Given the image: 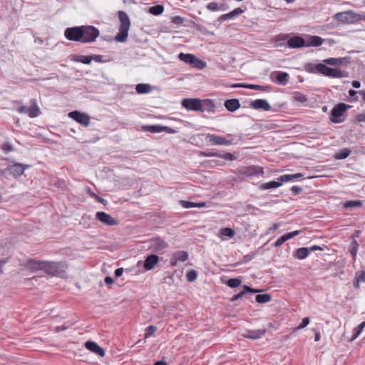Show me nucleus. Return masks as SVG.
<instances>
[{"instance_id": "1", "label": "nucleus", "mask_w": 365, "mask_h": 365, "mask_svg": "<svg viewBox=\"0 0 365 365\" xmlns=\"http://www.w3.org/2000/svg\"><path fill=\"white\" fill-rule=\"evenodd\" d=\"M29 267L31 269L43 270L47 274L64 277L68 264L65 262H47L31 259L29 261Z\"/></svg>"}, {"instance_id": "2", "label": "nucleus", "mask_w": 365, "mask_h": 365, "mask_svg": "<svg viewBox=\"0 0 365 365\" xmlns=\"http://www.w3.org/2000/svg\"><path fill=\"white\" fill-rule=\"evenodd\" d=\"M118 16L120 24L119 26V32L115 35L114 39L117 42H125L128 36L130 21L128 14L123 11H119Z\"/></svg>"}, {"instance_id": "3", "label": "nucleus", "mask_w": 365, "mask_h": 365, "mask_svg": "<svg viewBox=\"0 0 365 365\" xmlns=\"http://www.w3.org/2000/svg\"><path fill=\"white\" fill-rule=\"evenodd\" d=\"M334 19L341 21L342 23L353 24L356 21L364 20L365 14L355 13L351 10L336 13L334 16Z\"/></svg>"}, {"instance_id": "4", "label": "nucleus", "mask_w": 365, "mask_h": 365, "mask_svg": "<svg viewBox=\"0 0 365 365\" xmlns=\"http://www.w3.org/2000/svg\"><path fill=\"white\" fill-rule=\"evenodd\" d=\"M318 73L331 78H345L348 76L346 71H341L339 68H332L324 63H318Z\"/></svg>"}, {"instance_id": "5", "label": "nucleus", "mask_w": 365, "mask_h": 365, "mask_svg": "<svg viewBox=\"0 0 365 365\" xmlns=\"http://www.w3.org/2000/svg\"><path fill=\"white\" fill-rule=\"evenodd\" d=\"M100 34L99 30L93 26H82V43L94 42Z\"/></svg>"}, {"instance_id": "6", "label": "nucleus", "mask_w": 365, "mask_h": 365, "mask_svg": "<svg viewBox=\"0 0 365 365\" xmlns=\"http://www.w3.org/2000/svg\"><path fill=\"white\" fill-rule=\"evenodd\" d=\"M351 106L344 103H341L335 106L331 111L330 120L335 123L343 122L340 118Z\"/></svg>"}, {"instance_id": "7", "label": "nucleus", "mask_w": 365, "mask_h": 365, "mask_svg": "<svg viewBox=\"0 0 365 365\" xmlns=\"http://www.w3.org/2000/svg\"><path fill=\"white\" fill-rule=\"evenodd\" d=\"M178 58L180 61L191 64L200 69L204 68L206 66V63L205 61L197 59L194 55L190 53H180L178 55Z\"/></svg>"}, {"instance_id": "8", "label": "nucleus", "mask_w": 365, "mask_h": 365, "mask_svg": "<svg viewBox=\"0 0 365 365\" xmlns=\"http://www.w3.org/2000/svg\"><path fill=\"white\" fill-rule=\"evenodd\" d=\"M64 36L68 40L81 42L82 26L66 29L64 31Z\"/></svg>"}, {"instance_id": "9", "label": "nucleus", "mask_w": 365, "mask_h": 365, "mask_svg": "<svg viewBox=\"0 0 365 365\" xmlns=\"http://www.w3.org/2000/svg\"><path fill=\"white\" fill-rule=\"evenodd\" d=\"M182 106L189 110L202 111V101L197 98H185Z\"/></svg>"}, {"instance_id": "10", "label": "nucleus", "mask_w": 365, "mask_h": 365, "mask_svg": "<svg viewBox=\"0 0 365 365\" xmlns=\"http://www.w3.org/2000/svg\"><path fill=\"white\" fill-rule=\"evenodd\" d=\"M142 130L148 131L152 133H161L163 131L166 132L168 133H177L178 132V130L171 128L168 126L160 125H143Z\"/></svg>"}, {"instance_id": "11", "label": "nucleus", "mask_w": 365, "mask_h": 365, "mask_svg": "<svg viewBox=\"0 0 365 365\" xmlns=\"http://www.w3.org/2000/svg\"><path fill=\"white\" fill-rule=\"evenodd\" d=\"M240 172L246 177L258 176L264 174V168L258 165H250L242 168Z\"/></svg>"}, {"instance_id": "12", "label": "nucleus", "mask_w": 365, "mask_h": 365, "mask_svg": "<svg viewBox=\"0 0 365 365\" xmlns=\"http://www.w3.org/2000/svg\"><path fill=\"white\" fill-rule=\"evenodd\" d=\"M68 116L85 127L90 125L91 118L88 114L75 110L70 112Z\"/></svg>"}, {"instance_id": "13", "label": "nucleus", "mask_w": 365, "mask_h": 365, "mask_svg": "<svg viewBox=\"0 0 365 365\" xmlns=\"http://www.w3.org/2000/svg\"><path fill=\"white\" fill-rule=\"evenodd\" d=\"M17 111L19 113L27 114L31 118H35L38 115L39 108L35 101L33 102V105L31 107L26 106H21L17 108Z\"/></svg>"}, {"instance_id": "14", "label": "nucleus", "mask_w": 365, "mask_h": 365, "mask_svg": "<svg viewBox=\"0 0 365 365\" xmlns=\"http://www.w3.org/2000/svg\"><path fill=\"white\" fill-rule=\"evenodd\" d=\"M96 217L97 220L106 225L113 226L118 225V221L106 212H97Z\"/></svg>"}, {"instance_id": "15", "label": "nucleus", "mask_w": 365, "mask_h": 365, "mask_svg": "<svg viewBox=\"0 0 365 365\" xmlns=\"http://www.w3.org/2000/svg\"><path fill=\"white\" fill-rule=\"evenodd\" d=\"M206 138L213 145H229L232 144V140H227L225 137L214 134H208Z\"/></svg>"}, {"instance_id": "16", "label": "nucleus", "mask_w": 365, "mask_h": 365, "mask_svg": "<svg viewBox=\"0 0 365 365\" xmlns=\"http://www.w3.org/2000/svg\"><path fill=\"white\" fill-rule=\"evenodd\" d=\"M150 247L153 252H159L166 249L168 247V244L163 240L157 237L150 240Z\"/></svg>"}, {"instance_id": "17", "label": "nucleus", "mask_w": 365, "mask_h": 365, "mask_svg": "<svg viewBox=\"0 0 365 365\" xmlns=\"http://www.w3.org/2000/svg\"><path fill=\"white\" fill-rule=\"evenodd\" d=\"M29 165H24L21 163H15L13 165H11L8 168V170L11 175H12L15 178H19L23 175L26 168H27Z\"/></svg>"}, {"instance_id": "18", "label": "nucleus", "mask_w": 365, "mask_h": 365, "mask_svg": "<svg viewBox=\"0 0 365 365\" xmlns=\"http://www.w3.org/2000/svg\"><path fill=\"white\" fill-rule=\"evenodd\" d=\"M188 259V254L185 251H177L173 254L170 259V264L175 267L178 262H185Z\"/></svg>"}, {"instance_id": "19", "label": "nucleus", "mask_w": 365, "mask_h": 365, "mask_svg": "<svg viewBox=\"0 0 365 365\" xmlns=\"http://www.w3.org/2000/svg\"><path fill=\"white\" fill-rule=\"evenodd\" d=\"M266 333V329H255V330H247L242 336L245 338L250 339H258L264 336Z\"/></svg>"}, {"instance_id": "20", "label": "nucleus", "mask_w": 365, "mask_h": 365, "mask_svg": "<svg viewBox=\"0 0 365 365\" xmlns=\"http://www.w3.org/2000/svg\"><path fill=\"white\" fill-rule=\"evenodd\" d=\"M85 347L91 351V352L100 356H103L105 355L104 349L98 346L96 342L92 341H88L85 344Z\"/></svg>"}, {"instance_id": "21", "label": "nucleus", "mask_w": 365, "mask_h": 365, "mask_svg": "<svg viewBox=\"0 0 365 365\" xmlns=\"http://www.w3.org/2000/svg\"><path fill=\"white\" fill-rule=\"evenodd\" d=\"M250 106L252 108L256 110H263L267 111L271 109L269 103L264 99H257L251 102Z\"/></svg>"}, {"instance_id": "22", "label": "nucleus", "mask_w": 365, "mask_h": 365, "mask_svg": "<svg viewBox=\"0 0 365 365\" xmlns=\"http://www.w3.org/2000/svg\"><path fill=\"white\" fill-rule=\"evenodd\" d=\"M159 257L156 255H148L144 261V269L146 271L151 270L158 262Z\"/></svg>"}, {"instance_id": "23", "label": "nucleus", "mask_w": 365, "mask_h": 365, "mask_svg": "<svg viewBox=\"0 0 365 365\" xmlns=\"http://www.w3.org/2000/svg\"><path fill=\"white\" fill-rule=\"evenodd\" d=\"M287 45L289 48H300L305 46L306 41L302 37L294 36L288 40Z\"/></svg>"}, {"instance_id": "24", "label": "nucleus", "mask_w": 365, "mask_h": 365, "mask_svg": "<svg viewBox=\"0 0 365 365\" xmlns=\"http://www.w3.org/2000/svg\"><path fill=\"white\" fill-rule=\"evenodd\" d=\"M235 88H247L253 90H262V91H269L270 87L269 86H261L256 84H245V83H237L233 86Z\"/></svg>"}, {"instance_id": "25", "label": "nucleus", "mask_w": 365, "mask_h": 365, "mask_svg": "<svg viewBox=\"0 0 365 365\" xmlns=\"http://www.w3.org/2000/svg\"><path fill=\"white\" fill-rule=\"evenodd\" d=\"M235 235V232L233 229L230 227L222 228L218 234V237L222 240H226L227 238H233Z\"/></svg>"}, {"instance_id": "26", "label": "nucleus", "mask_w": 365, "mask_h": 365, "mask_svg": "<svg viewBox=\"0 0 365 365\" xmlns=\"http://www.w3.org/2000/svg\"><path fill=\"white\" fill-rule=\"evenodd\" d=\"M242 287L243 290L234 295L230 299L231 302H235L240 299L247 293H257L259 292L257 289H252L247 285H244Z\"/></svg>"}, {"instance_id": "27", "label": "nucleus", "mask_w": 365, "mask_h": 365, "mask_svg": "<svg viewBox=\"0 0 365 365\" xmlns=\"http://www.w3.org/2000/svg\"><path fill=\"white\" fill-rule=\"evenodd\" d=\"M303 176H304V175L300 173H295V174H285V175H282L279 176V178H278V180H279L281 182V183L282 184V182L295 180L302 178Z\"/></svg>"}, {"instance_id": "28", "label": "nucleus", "mask_w": 365, "mask_h": 365, "mask_svg": "<svg viewBox=\"0 0 365 365\" xmlns=\"http://www.w3.org/2000/svg\"><path fill=\"white\" fill-rule=\"evenodd\" d=\"M225 106L229 111L234 112L240 108V103L237 99H229L225 101Z\"/></svg>"}, {"instance_id": "29", "label": "nucleus", "mask_w": 365, "mask_h": 365, "mask_svg": "<svg viewBox=\"0 0 365 365\" xmlns=\"http://www.w3.org/2000/svg\"><path fill=\"white\" fill-rule=\"evenodd\" d=\"M324 40L317 36H308L305 46H319L323 43Z\"/></svg>"}, {"instance_id": "30", "label": "nucleus", "mask_w": 365, "mask_h": 365, "mask_svg": "<svg viewBox=\"0 0 365 365\" xmlns=\"http://www.w3.org/2000/svg\"><path fill=\"white\" fill-rule=\"evenodd\" d=\"M242 12H243V10L242 9L236 8L232 11H231V12H230L228 14L222 15L219 18V20H220V21H227V20H229V19H234V18L238 16L239 15H240Z\"/></svg>"}, {"instance_id": "31", "label": "nucleus", "mask_w": 365, "mask_h": 365, "mask_svg": "<svg viewBox=\"0 0 365 365\" xmlns=\"http://www.w3.org/2000/svg\"><path fill=\"white\" fill-rule=\"evenodd\" d=\"M135 90L139 94L149 93L152 91V86L148 83H139L136 85Z\"/></svg>"}, {"instance_id": "32", "label": "nucleus", "mask_w": 365, "mask_h": 365, "mask_svg": "<svg viewBox=\"0 0 365 365\" xmlns=\"http://www.w3.org/2000/svg\"><path fill=\"white\" fill-rule=\"evenodd\" d=\"M281 185H282V183L279 180L278 182L270 181L268 182L262 183L259 186V189L262 190H269V189L277 188V187H280Z\"/></svg>"}, {"instance_id": "33", "label": "nucleus", "mask_w": 365, "mask_h": 365, "mask_svg": "<svg viewBox=\"0 0 365 365\" xmlns=\"http://www.w3.org/2000/svg\"><path fill=\"white\" fill-rule=\"evenodd\" d=\"M72 60L84 64H90L91 63V56L74 55Z\"/></svg>"}, {"instance_id": "34", "label": "nucleus", "mask_w": 365, "mask_h": 365, "mask_svg": "<svg viewBox=\"0 0 365 365\" xmlns=\"http://www.w3.org/2000/svg\"><path fill=\"white\" fill-rule=\"evenodd\" d=\"M345 61V58H329L323 61L326 64L331 66H339L342 65Z\"/></svg>"}, {"instance_id": "35", "label": "nucleus", "mask_w": 365, "mask_h": 365, "mask_svg": "<svg viewBox=\"0 0 365 365\" xmlns=\"http://www.w3.org/2000/svg\"><path fill=\"white\" fill-rule=\"evenodd\" d=\"M309 254L308 247H300L297 250L296 257L299 259H305Z\"/></svg>"}, {"instance_id": "36", "label": "nucleus", "mask_w": 365, "mask_h": 365, "mask_svg": "<svg viewBox=\"0 0 365 365\" xmlns=\"http://www.w3.org/2000/svg\"><path fill=\"white\" fill-rule=\"evenodd\" d=\"M271 299L272 297L269 294H257L255 298L256 302L260 304L269 302Z\"/></svg>"}, {"instance_id": "37", "label": "nucleus", "mask_w": 365, "mask_h": 365, "mask_svg": "<svg viewBox=\"0 0 365 365\" xmlns=\"http://www.w3.org/2000/svg\"><path fill=\"white\" fill-rule=\"evenodd\" d=\"M351 151L348 148L341 149L335 154V158L339 160L345 159L349 155Z\"/></svg>"}, {"instance_id": "38", "label": "nucleus", "mask_w": 365, "mask_h": 365, "mask_svg": "<svg viewBox=\"0 0 365 365\" xmlns=\"http://www.w3.org/2000/svg\"><path fill=\"white\" fill-rule=\"evenodd\" d=\"M164 11V7L162 5H155L149 8V12L153 15H160Z\"/></svg>"}, {"instance_id": "39", "label": "nucleus", "mask_w": 365, "mask_h": 365, "mask_svg": "<svg viewBox=\"0 0 365 365\" xmlns=\"http://www.w3.org/2000/svg\"><path fill=\"white\" fill-rule=\"evenodd\" d=\"M362 201L361 200H349L346 201L344 204V207L345 208H352V207H359L362 205Z\"/></svg>"}, {"instance_id": "40", "label": "nucleus", "mask_w": 365, "mask_h": 365, "mask_svg": "<svg viewBox=\"0 0 365 365\" xmlns=\"http://www.w3.org/2000/svg\"><path fill=\"white\" fill-rule=\"evenodd\" d=\"M288 74L285 72H279L277 76V81L282 85H285L287 83Z\"/></svg>"}, {"instance_id": "41", "label": "nucleus", "mask_w": 365, "mask_h": 365, "mask_svg": "<svg viewBox=\"0 0 365 365\" xmlns=\"http://www.w3.org/2000/svg\"><path fill=\"white\" fill-rule=\"evenodd\" d=\"M358 248H359V244L357 243V242L355 240H354L351 242L350 247H349V252L354 257H355L356 256Z\"/></svg>"}, {"instance_id": "42", "label": "nucleus", "mask_w": 365, "mask_h": 365, "mask_svg": "<svg viewBox=\"0 0 365 365\" xmlns=\"http://www.w3.org/2000/svg\"><path fill=\"white\" fill-rule=\"evenodd\" d=\"M242 282L238 278H232L227 282V286L232 288H235L241 284Z\"/></svg>"}, {"instance_id": "43", "label": "nucleus", "mask_w": 365, "mask_h": 365, "mask_svg": "<svg viewBox=\"0 0 365 365\" xmlns=\"http://www.w3.org/2000/svg\"><path fill=\"white\" fill-rule=\"evenodd\" d=\"M197 273L194 269L190 270L186 274L187 280L190 282H194L197 279Z\"/></svg>"}, {"instance_id": "44", "label": "nucleus", "mask_w": 365, "mask_h": 365, "mask_svg": "<svg viewBox=\"0 0 365 365\" xmlns=\"http://www.w3.org/2000/svg\"><path fill=\"white\" fill-rule=\"evenodd\" d=\"M317 67H318V63L314 64V63H309L305 65L306 71L309 73H318Z\"/></svg>"}, {"instance_id": "45", "label": "nucleus", "mask_w": 365, "mask_h": 365, "mask_svg": "<svg viewBox=\"0 0 365 365\" xmlns=\"http://www.w3.org/2000/svg\"><path fill=\"white\" fill-rule=\"evenodd\" d=\"M145 331L146 333L145 334V339H147L157 331V327L153 325H150L146 328Z\"/></svg>"}, {"instance_id": "46", "label": "nucleus", "mask_w": 365, "mask_h": 365, "mask_svg": "<svg viewBox=\"0 0 365 365\" xmlns=\"http://www.w3.org/2000/svg\"><path fill=\"white\" fill-rule=\"evenodd\" d=\"M206 8L211 11H219L220 6L216 2H210L206 6Z\"/></svg>"}, {"instance_id": "47", "label": "nucleus", "mask_w": 365, "mask_h": 365, "mask_svg": "<svg viewBox=\"0 0 365 365\" xmlns=\"http://www.w3.org/2000/svg\"><path fill=\"white\" fill-rule=\"evenodd\" d=\"M355 278L358 279L361 282L365 283V269L356 272L355 273Z\"/></svg>"}, {"instance_id": "48", "label": "nucleus", "mask_w": 365, "mask_h": 365, "mask_svg": "<svg viewBox=\"0 0 365 365\" xmlns=\"http://www.w3.org/2000/svg\"><path fill=\"white\" fill-rule=\"evenodd\" d=\"M200 156L201 157H219L220 153L217 152H200Z\"/></svg>"}, {"instance_id": "49", "label": "nucleus", "mask_w": 365, "mask_h": 365, "mask_svg": "<svg viewBox=\"0 0 365 365\" xmlns=\"http://www.w3.org/2000/svg\"><path fill=\"white\" fill-rule=\"evenodd\" d=\"M219 158H223V159L227 160H235L236 158L230 153H220V155H219Z\"/></svg>"}, {"instance_id": "50", "label": "nucleus", "mask_w": 365, "mask_h": 365, "mask_svg": "<svg viewBox=\"0 0 365 365\" xmlns=\"http://www.w3.org/2000/svg\"><path fill=\"white\" fill-rule=\"evenodd\" d=\"M181 205L185 208L197 207V203L189 201H181Z\"/></svg>"}, {"instance_id": "51", "label": "nucleus", "mask_w": 365, "mask_h": 365, "mask_svg": "<svg viewBox=\"0 0 365 365\" xmlns=\"http://www.w3.org/2000/svg\"><path fill=\"white\" fill-rule=\"evenodd\" d=\"M1 149L5 152V153H9L11 151L13 150L14 148H13V145L9 143H4L2 146H1Z\"/></svg>"}, {"instance_id": "52", "label": "nucleus", "mask_w": 365, "mask_h": 365, "mask_svg": "<svg viewBox=\"0 0 365 365\" xmlns=\"http://www.w3.org/2000/svg\"><path fill=\"white\" fill-rule=\"evenodd\" d=\"M362 332L361 329H360L358 327L354 329L353 336L350 339V341H353L355 340Z\"/></svg>"}, {"instance_id": "53", "label": "nucleus", "mask_w": 365, "mask_h": 365, "mask_svg": "<svg viewBox=\"0 0 365 365\" xmlns=\"http://www.w3.org/2000/svg\"><path fill=\"white\" fill-rule=\"evenodd\" d=\"M310 319L309 317H304L302 323L297 327V329H302L306 327L309 324Z\"/></svg>"}, {"instance_id": "54", "label": "nucleus", "mask_w": 365, "mask_h": 365, "mask_svg": "<svg viewBox=\"0 0 365 365\" xmlns=\"http://www.w3.org/2000/svg\"><path fill=\"white\" fill-rule=\"evenodd\" d=\"M287 238L285 237V235H282V237H280L279 239H277L275 242H274V246L275 247H279L281 246L284 242H285L287 241Z\"/></svg>"}, {"instance_id": "55", "label": "nucleus", "mask_w": 365, "mask_h": 365, "mask_svg": "<svg viewBox=\"0 0 365 365\" xmlns=\"http://www.w3.org/2000/svg\"><path fill=\"white\" fill-rule=\"evenodd\" d=\"M184 21L183 18L180 16H176L172 18V22L175 24L180 25L182 24Z\"/></svg>"}, {"instance_id": "56", "label": "nucleus", "mask_w": 365, "mask_h": 365, "mask_svg": "<svg viewBox=\"0 0 365 365\" xmlns=\"http://www.w3.org/2000/svg\"><path fill=\"white\" fill-rule=\"evenodd\" d=\"M300 232H301V231L296 230V231H294V232H291L287 233L284 235H285L287 240H288L289 239H292V238L294 237L295 236H297Z\"/></svg>"}, {"instance_id": "57", "label": "nucleus", "mask_w": 365, "mask_h": 365, "mask_svg": "<svg viewBox=\"0 0 365 365\" xmlns=\"http://www.w3.org/2000/svg\"><path fill=\"white\" fill-rule=\"evenodd\" d=\"M91 61L93 60L95 61L96 62H99V63H102V62L105 61L104 60H103V56L101 55L93 54V55H91Z\"/></svg>"}, {"instance_id": "58", "label": "nucleus", "mask_w": 365, "mask_h": 365, "mask_svg": "<svg viewBox=\"0 0 365 365\" xmlns=\"http://www.w3.org/2000/svg\"><path fill=\"white\" fill-rule=\"evenodd\" d=\"M291 190L294 195H297L302 191V187L295 185L291 188Z\"/></svg>"}, {"instance_id": "59", "label": "nucleus", "mask_w": 365, "mask_h": 365, "mask_svg": "<svg viewBox=\"0 0 365 365\" xmlns=\"http://www.w3.org/2000/svg\"><path fill=\"white\" fill-rule=\"evenodd\" d=\"M356 118L358 122H365V113L357 115Z\"/></svg>"}, {"instance_id": "60", "label": "nucleus", "mask_w": 365, "mask_h": 365, "mask_svg": "<svg viewBox=\"0 0 365 365\" xmlns=\"http://www.w3.org/2000/svg\"><path fill=\"white\" fill-rule=\"evenodd\" d=\"M123 273V268H118V269H115V276L116 277H120L122 276Z\"/></svg>"}, {"instance_id": "61", "label": "nucleus", "mask_w": 365, "mask_h": 365, "mask_svg": "<svg viewBox=\"0 0 365 365\" xmlns=\"http://www.w3.org/2000/svg\"><path fill=\"white\" fill-rule=\"evenodd\" d=\"M281 226L280 223L279 222H274L273 225H272V227H271L269 228V230L271 231H275L277 230L279 227Z\"/></svg>"}, {"instance_id": "62", "label": "nucleus", "mask_w": 365, "mask_h": 365, "mask_svg": "<svg viewBox=\"0 0 365 365\" xmlns=\"http://www.w3.org/2000/svg\"><path fill=\"white\" fill-rule=\"evenodd\" d=\"M113 279L112 277H109V276H107L105 278V282L106 284H108V285H110L113 283Z\"/></svg>"}, {"instance_id": "63", "label": "nucleus", "mask_w": 365, "mask_h": 365, "mask_svg": "<svg viewBox=\"0 0 365 365\" xmlns=\"http://www.w3.org/2000/svg\"><path fill=\"white\" fill-rule=\"evenodd\" d=\"M360 283H361V282L360 281H359L358 279L354 277V280L353 282V285H354V288L359 289Z\"/></svg>"}, {"instance_id": "64", "label": "nucleus", "mask_w": 365, "mask_h": 365, "mask_svg": "<svg viewBox=\"0 0 365 365\" xmlns=\"http://www.w3.org/2000/svg\"><path fill=\"white\" fill-rule=\"evenodd\" d=\"M219 6H220L219 11H226L229 8V6L225 3L220 4Z\"/></svg>"}]
</instances>
